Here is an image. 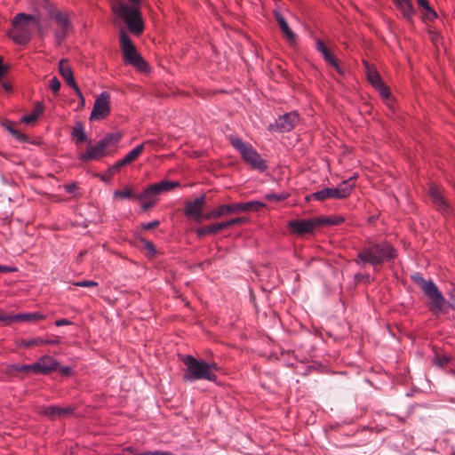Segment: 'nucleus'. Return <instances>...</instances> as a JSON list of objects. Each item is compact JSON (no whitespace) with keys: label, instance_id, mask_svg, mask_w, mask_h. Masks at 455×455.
Returning <instances> with one entry per match:
<instances>
[{"label":"nucleus","instance_id":"6ab92c4d","mask_svg":"<svg viewBox=\"0 0 455 455\" xmlns=\"http://www.w3.org/2000/svg\"><path fill=\"white\" fill-rule=\"evenodd\" d=\"M58 363L51 356H42L36 363H32L34 372L47 374L57 369Z\"/></svg>","mask_w":455,"mask_h":455},{"label":"nucleus","instance_id":"1a4fd4ad","mask_svg":"<svg viewBox=\"0 0 455 455\" xmlns=\"http://www.w3.org/2000/svg\"><path fill=\"white\" fill-rule=\"evenodd\" d=\"M111 96L108 92H102L96 99L93 104L89 119L91 121H100L105 119L111 111Z\"/></svg>","mask_w":455,"mask_h":455},{"label":"nucleus","instance_id":"4d7b16f0","mask_svg":"<svg viewBox=\"0 0 455 455\" xmlns=\"http://www.w3.org/2000/svg\"><path fill=\"white\" fill-rule=\"evenodd\" d=\"M5 71V68L3 65V59L0 57V76H3Z\"/></svg>","mask_w":455,"mask_h":455},{"label":"nucleus","instance_id":"864d4df0","mask_svg":"<svg viewBox=\"0 0 455 455\" xmlns=\"http://www.w3.org/2000/svg\"><path fill=\"white\" fill-rule=\"evenodd\" d=\"M7 129L12 132L13 135H15L18 139H22V135L19 133L17 131L13 130L11 126H8Z\"/></svg>","mask_w":455,"mask_h":455},{"label":"nucleus","instance_id":"ddd939ff","mask_svg":"<svg viewBox=\"0 0 455 455\" xmlns=\"http://www.w3.org/2000/svg\"><path fill=\"white\" fill-rule=\"evenodd\" d=\"M205 204V196H201L197 197L193 202H188L184 208V214L190 219L197 222H201L204 220L205 214H203V209Z\"/></svg>","mask_w":455,"mask_h":455},{"label":"nucleus","instance_id":"cd10ccee","mask_svg":"<svg viewBox=\"0 0 455 455\" xmlns=\"http://www.w3.org/2000/svg\"><path fill=\"white\" fill-rule=\"evenodd\" d=\"M15 322H36L45 319V315L38 313V312H33V313H25V314H17L14 315Z\"/></svg>","mask_w":455,"mask_h":455},{"label":"nucleus","instance_id":"2eb2a0df","mask_svg":"<svg viewBox=\"0 0 455 455\" xmlns=\"http://www.w3.org/2000/svg\"><path fill=\"white\" fill-rule=\"evenodd\" d=\"M429 196L436 209L443 215L451 214V207L446 198L443 195V191L437 186H431L429 188Z\"/></svg>","mask_w":455,"mask_h":455},{"label":"nucleus","instance_id":"49530a36","mask_svg":"<svg viewBox=\"0 0 455 455\" xmlns=\"http://www.w3.org/2000/svg\"><path fill=\"white\" fill-rule=\"evenodd\" d=\"M14 369L18 371H22V372H26V371H34V368L32 367V364H24V365H19V366H15Z\"/></svg>","mask_w":455,"mask_h":455},{"label":"nucleus","instance_id":"9b49d317","mask_svg":"<svg viewBox=\"0 0 455 455\" xmlns=\"http://www.w3.org/2000/svg\"><path fill=\"white\" fill-rule=\"evenodd\" d=\"M290 231L293 234L302 235L311 234L318 228L317 217L313 219L294 220L288 223Z\"/></svg>","mask_w":455,"mask_h":455},{"label":"nucleus","instance_id":"473e14b6","mask_svg":"<svg viewBox=\"0 0 455 455\" xmlns=\"http://www.w3.org/2000/svg\"><path fill=\"white\" fill-rule=\"evenodd\" d=\"M113 196L115 198H120V199L136 198L138 200V196H135L133 190L129 186H125L123 190L114 191Z\"/></svg>","mask_w":455,"mask_h":455},{"label":"nucleus","instance_id":"4be33fe9","mask_svg":"<svg viewBox=\"0 0 455 455\" xmlns=\"http://www.w3.org/2000/svg\"><path fill=\"white\" fill-rule=\"evenodd\" d=\"M60 343V339L55 337L53 339H43V338H32L28 339H22L20 341V345L24 347H30L33 346H42V345H56Z\"/></svg>","mask_w":455,"mask_h":455},{"label":"nucleus","instance_id":"423d86ee","mask_svg":"<svg viewBox=\"0 0 455 455\" xmlns=\"http://www.w3.org/2000/svg\"><path fill=\"white\" fill-rule=\"evenodd\" d=\"M411 278L420 287L425 296L431 300L433 314L437 315L443 312L447 301L435 283L432 280L424 279L419 274L413 275Z\"/></svg>","mask_w":455,"mask_h":455},{"label":"nucleus","instance_id":"79ce46f5","mask_svg":"<svg viewBox=\"0 0 455 455\" xmlns=\"http://www.w3.org/2000/svg\"><path fill=\"white\" fill-rule=\"evenodd\" d=\"M265 197L267 200L283 201L287 198V195L284 193H282V194L271 193V194L266 195Z\"/></svg>","mask_w":455,"mask_h":455},{"label":"nucleus","instance_id":"a18cd8bd","mask_svg":"<svg viewBox=\"0 0 455 455\" xmlns=\"http://www.w3.org/2000/svg\"><path fill=\"white\" fill-rule=\"evenodd\" d=\"M151 196H149L145 201H140L143 210H148L154 205L155 201L151 199Z\"/></svg>","mask_w":455,"mask_h":455},{"label":"nucleus","instance_id":"c85d7f7f","mask_svg":"<svg viewBox=\"0 0 455 455\" xmlns=\"http://www.w3.org/2000/svg\"><path fill=\"white\" fill-rule=\"evenodd\" d=\"M43 111H44L43 104L40 102H37L35 105L33 111L29 115H26L22 117V121L26 124H33L42 115Z\"/></svg>","mask_w":455,"mask_h":455},{"label":"nucleus","instance_id":"09e8293b","mask_svg":"<svg viewBox=\"0 0 455 455\" xmlns=\"http://www.w3.org/2000/svg\"><path fill=\"white\" fill-rule=\"evenodd\" d=\"M17 270L14 267L0 265V273H12Z\"/></svg>","mask_w":455,"mask_h":455},{"label":"nucleus","instance_id":"0eeeda50","mask_svg":"<svg viewBox=\"0 0 455 455\" xmlns=\"http://www.w3.org/2000/svg\"><path fill=\"white\" fill-rule=\"evenodd\" d=\"M229 140L231 145L240 153L243 160L251 168L260 172L267 168L266 161L261 158L250 143L243 142L237 137H230Z\"/></svg>","mask_w":455,"mask_h":455},{"label":"nucleus","instance_id":"ea45409f","mask_svg":"<svg viewBox=\"0 0 455 455\" xmlns=\"http://www.w3.org/2000/svg\"><path fill=\"white\" fill-rule=\"evenodd\" d=\"M50 88L54 94H58L60 89V82L56 76L50 80Z\"/></svg>","mask_w":455,"mask_h":455},{"label":"nucleus","instance_id":"58836bf2","mask_svg":"<svg viewBox=\"0 0 455 455\" xmlns=\"http://www.w3.org/2000/svg\"><path fill=\"white\" fill-rule=\"evenodd\" d=\"M14 315H15L0 313V322H2L4 325H9L12 323L15 322Z\"/></svg>","mask_w":455,"mask_h":455},{"label":"nucleus","instance_id":"a211bd4d","mask_svg":"<svg viewBox=\"0 0 455 455\" xmlns=\"http://www.w3.org/2000/svg\"><path fill=\"white\" fill-rule=\"evenodd\" d=\"M241 210H243V207L240 206L238 204H221L211 212L205 213L204 218L206 220H212V219H217L220 218L228 213H235V212H241Z\"/></svg>","mask_w":455,"mask_h":455},{"label":"nucleus","instance_id":"c756f323","mask_svg":"<svg viewBox=\"0 0 455 455\" xmlns=\"http://www.w3.org/2000/svg\"><path fill=\"white\" fill-rule=\"evenodd\" d=\"M225 228L223 222L216 223L210 226H205L197 229L196 233L199 236L215 234Z\"/></svg>","mask_w":455,"mask_h":455},{"label":"nucleus","instance_id":"a19ab883","mask_svg":"<svg viewBox=\"0 0 455 455\" xmlns=\"http://www.w3.org/2000/svg\"><path fill=\"white\" fill-rule=\"evenodd\" d=\"M74 285L78 287H97L98 283L92 280H84V281H78L74 283Z\"/></svg>","mask_w":455,"mask_h":455},{"label":"nucleus","instance_id":"680f3d73","mask_svg":"<svg viewBox=\"0 0 455 455\" xmlns=\"http://www.w3.org/2000/svg\"><path fill=\"white\" fill-rule=\"evenodd\" d=\"M452 307H453V308H454V310H455V304L452 306Z\"/></svg>","mask_w":455,"mask_h":455},{"label":"nucleus","instance_id":"de8ad7c7","mask_svg":"<svg viewBox=\"0 0 455 455\" xmlns=\"http://www.w3.org/2000/svg\"><path fill=\"white\" fill-rule=\"evenodd\" d=\"M158 225H159L158 220H153V221L142 224V228L146 230H149V229H153V228H156Z\"/></svg>","mask_w":455,"mask_h":455},{"label":"nucleus","instance_id":"f03ea898","mask_svg":"<svg viewBox=\"0 0 455 455\" xmlns=\"http://www.w3.org/2000/svg\"><path fill=\"white\" fill-rule=\"evenodd\" d=\"M130 2L131 4H128L124 0H112L111 9L113 13L125 23L132 34L139 36L144 30V21L140 10V0Z\"/></svg>","mask_w":455,"mask_h":455},{"label":"nucleus","instance_id":"b1692460","mask_svg":"<svg viewBox=\"0 0 455 455\" xmlns=\"http://www.w3.org/2000/svg\"><path fill=\"white\" fill-rule=\"evenodd\" d=\"M395 5L398 10L402 12L403 16L411 20L414 15V9L411 0H395Z\"/></svg>","mask_w":455,"mask_h":455},{"label":"nucleus","instance_id":"393cba45","mask_svg":"<svg viewBox=\"0 0 455 455\" xmlns=\"http://www.w3.org/2000/svg\"><path fill=\"white\" fill-rule=\"evenodd\" d=\"M355 179V177L350 178L348 180L343 181L341 184H339L337 188H335V190L337 191V198L342 199L347 197L355 186V184H351L350 182Z\"/></svg>","mask_w":455,"mask_h":455},{"label":"nucleus","instance_id":"7ed1b4c3","mask_svg":"<svg viewBox=\"0 0 455 455\" xmlns=\"http://www.w3.org/2000/svg\"><path fill=\"white\" fill-rule=\"evenodd\" d=\"M12 28L9 31V36L17 44H27L35 31L40 29L41 20L38 14L17 13L12 20Z\"/></svg>","mask_w":455,"mask_h":455},{"label":"nucleus","instance_id":"f8f14e48","mask_svg":"<svg viewBox=\"0 0 455 455\" xmlns=\"http://www.w3.org/2000/svg\"><path fill=\"white\" fill-rule=\"evenodd\" d=\"M178 187H180V182L178 181L163 180L146 188L143 193L138 196V200L145 201L149 196H156L163 192L171 191Z\"/></svg>","mask_w":455,"mask_h":455},{"label":"nucleus","instance_id":"a878e982","mask_svg":"<svg viewBox=\"0 0 455 455\" xmlns=\"http://www.w3.org/2000/svg\"><path fill=\"white\" fill-rule=\"evenodd\" d=\"M144 150V144H140L137 147H135L132 150H131L127 155H125L122 159H120V164L119 165H126L129 164L135 160L138 159V157L140 156L142 151Z\"/></svg>","mask_w":455,"mask_h":455},{"label":"nucleus","instance_id":"37998d69","mask_svg":"<svg viewBox=\"0 0 455 455\" xmlns=\"http://www.w3.org/2000/svg\"><path fill=\"white\" fill-rule=\"evenodd\" d=\"M246 221V219L243 218V217H239V218H235V219H232L228 221H225L223 222V225H225V228H228V227H231V226H234V225H237V224H241V223H243Z\"/></svg>","mask_w":455,"mask_h":455},{"label":"nucleus","instance_id":"c03bdc74","mask_svg":"<svg viewBox=\"0 0 455 455\" xmlns=\"http://www.w3.org/2000/svg\"><path fill=\"white\" fill-rule=\"evenodd\" d=\"M135 455H172V453L168 451H148Z\"/></svg>","mask_w":455,"mask_h":455},{"label":"nucleus","instance_id":"6e6d98bb","mask_svg":"<svg viewBox=\"0 0 455 455\" xmlns=\"http://www.w3.org/2000/svg\"><path fill=\"white\" fill-rule=\"evenodd\" d=\"M417 3L420 8H423L426 5L429 4L428 0H417Z\"/></svg>","mask_w":455,"mask_h":455},{"label":"nucleus","instance_id":"f704fd0d","mask_svg":"<svg viewBox=\"0 0 455 455\" xmlns=\"http://www.w3.org/2000/svg\"><path fill=\"white\" fill-rule=\"evenodd\" d=\"M240 206L243 207L241 212L251 211L253 209H259L263 207L265 204L259 201H249L246 203H239Z\"/></svg>","mask_w":455,"mask_h":455},{"label":"nucleus","instance_id":"e433bc0d","mask_svg":"<svg viewBox=\"0 0 455 455\" xmlns=\"http://www.w3.org/2000/svg\"><path fill=\"white\" fill-rule=\"evenodd\" d=\"M120 160L117 161L116 164H114L112 166H110L106 173L101 176V180L107 182L108 180L114 175V173L118 171L120 168H122L124 165H119Z\"/></svg>","mask_w":455,"mask_h":455},{"label":"nucleus","instance_id":"603ef678","mask_svg":"<svg viewBox=\"0 0 455 455\" xmlns=\"http://www.w3.org/2000/svg\"><path fill=\"white\" fill-rule=\"evenodd\" d=\"M77 97L79 98L78 108H84V106H85V100H84V97L83 93L81 92V96L77 95Z\"/></svg>","mask_w":455,"mask_h":455},{"label":"nucleus","instance_id":"4468645a","mask_svg":"<svg viewBox=\"0 0 455 455\" xmlns=\"http://www.w3.org/2000/svg\"><path fill=\"white\" fill-rule=\"evenodd\" d=\"M299 120V115L296 112H290L279 116L275 124L269 126V129L280 132H288L294 128Z\"/></svg>","mask_w":455,"mask_h":455},{"label":"nucleus","instance_id":"39448f33","mask_svg":"<svg viewBox=\"0 0 455 455\" xmlns=\"http://www.w3.org/2000/svg\"><path fill=\"white\" fill-rule=\"evenodd\" d=\"M118 132L108 133L96 144L87 146L85 152L78 154V159L82 162L98 161L108 154V148L116 146L121 140Z\"/></svg>","mask_w":455,"mask_h":455},{"label":"nucleus","instance_id":"f257e3e1","mask_svg":"<svg viewBox=\"0 0 455 455\" xmlns=\"http://www.w3.org/2000/svg\"><path fill=\"white\" fill-rule=\"evenodd\" d=\"M396 256V250L387 241L369 242L358 251L355 261L361 267L371 265L376 268L385 262L393 261Z\"/></svg>","mask_w":455,"mask_h":455},{"label":"nucleus","instance_id":"bf43d9fd","mask_svg":"<svg viewBox=\"0 0 455 455\" xmlns=\"http://www.w3.org/2000/svg\"><path fill=\"white\" fill-rule=\"evenodd\" d=\"M437 38H438V36H437V34H436V33H433V34L431 35V40H432L435 44L436 43Z\"/></svg>","mask_w":455,"mask_h":455},{"label":"nucleus","instance_id":"3c124183","mask_svg":"<svg viewBox=\"0 0 455 455\" xmlns=\"http://www.w3.org/2000/svg\"><path fill=\"white\" fill-rule=\"evenodd\" d=\"M144 245L151 253H155L156 251L153 243L146 240L144 241Z\"/></svg>","mask_w":455,"mask_h":455},{"label":"nucleus","instance_id":"aec40b11","mask_svg":"<svg viewBox=\"0 0 455 455\" xmlns=\"http://www.w3.org/2000/svg\"><path fill=\"white\" fill-rule=\"evenodd\" d=\"M315 48L321 52L324 60L331 66H332L339 73H342L341 68L339 67L338 60L329 52L327 46L323 41L317 39L315 42Z\"/></svg>","mask_w":455,"mask_h":455},{"label":"nucleus","instance_id":"72a5a7b5","mask_svg":"<svg viewBox=\"0 0 455 455\" xmlns=\"http://www.w3.org/2000/svg\"><path fill=\"white\" fill-rule=\"evenodd\" d=\"M72 136L76 140V143L84 142L87 140V135L82 125L76 126L72 131Z\"/></svg>","mask_w":455,"mask_h":455},{"label":"nucleus","instance_id":"13d9d810","mask_svg":"<svg viewBox=\"0 0 455 455\" xmlns=\"http://www.w3.org/2000/svg\"><path fill=\"white\" fill-rule=\"evenodd\" d=\"M75 189H76V186L73 184L66 186V191H68V193H72Z\"/></svg>","mask_w":455,"mask_h":455},{"label":"nucleus","instance_id":"bb28decb","mask_svg":"<svg viewBox=\"0 0 455 455\" xmlns=\"http://www.w3.org/2000/svg\"><path fill=\"white\" fill-rule=\"evenodd\" d=\"M311 198L318 200V201H323L328 198H337V191L334 188H325L322 190L316 191L313 193L310 196Z\"/></svg>","mask_w":455,"mask_h":455},{"label":"nucleus","instance_id":"412c9836","mask_svg":"<svg viewBox=\"0 0 455 455\" xmlns=\"http://www.w3.org/2000/svg\"><path fill=\"white\" fill-rule=\"evenodd\" d=\"M315 48L321 52L324 60L331 66H332L339 73H342L341 68L339 67L338 60L329 52L327 46L323 41L317 39L315 42Z\"/></svg>","mask_w":455,"mask_h":455},{"label":"nucleus","instance_id":"5fc2aeb1","mask_svg":"<svg viewBox=\"0 0 455 455\" xmlns=\"http://www.w3.org/2000/svg\"><path fill=\"white\" fill-rule=\"evenodd\" d=\"M142 144H144V148H145L148 145L156 146L157 144V142L156 140H148L144 141Z\"/></svg>","mask_w":455,"mask_h":455},{"label":"nucleus","instance_id":"c9c22d12","mask_svg":"<svg viewBox=\"0 0 455 455\" xmlns=\"http://www.w3.org/2000/svg\"><path fill=\"white\" fill-rule=\"evenodd\" d=\"M422 15L426 21H433L437 18V13L429 4L422 8Z\"/></svg>","mask_w":455,"mask_h":455},{"label":"nucleus","instance_id":"052dcab7","mask_svg":"<svg viewBox=\"0 0 455 455\" xmlns=\"http://www.w3.org/2000/svg\"><path fill=\"white\" fill-rule=\"evenodd\" d=\"M68 371H69V369H68V368H65V369H63V372H64V373H68Z\"/></svg>","mask_w":455,"mask_h":455},{"label":"nucleus","instance_id":"8fccbe9b","mask_svg":"<svg viewBox=\"0 0 455 455\" xmlns=\"http://www.w3.org/2000/svg\"><path fill=\"white\" fill-rule=\"evenodd\" d=\"M69 324H71V322L66 318L59 319L55 322V325L58 327L63 326V325H69Z\"/></svg>","mask_w":455,"mask_h":455},{"label":"nucleus","instance_id":"5701e85b","mask_svg":"<svg viewBox=\"0 0 455 455\" xmlns=\"http://www.w3.org/2000/svg\"><path fill=\"white\" fill-rule=\"evenodd\" d=\"M40 413L51 419H55L62 415L70 414L71 410L69 408H62L57 405H50L42 408Z\"/></svg>","mask_w":455,"mask_h":455},{"label":"nucleus","instance_id":"7c9ffc66","mask_svg":"<svg viewBox=\"0 0 455 455\" xmlns=\"http://www.w3.org/2000/svg\"><path fill=\"white\" fill-rule=\"evenodd\" d=\"M276 20H277V22L279 24L281 30L283 31V33L284 34L286 38L291 42H294L295 41V34L289 28L288 23L283 19V17L280 14H276Z\"/></svg>","mask_w":455,"mask_h":455},{"label":"nucleus","instance_id":"6e6552de","mask_svg":"<svg viewBox=\"0 0 455 455\" xmlns=\"http://www.w3.org/2000/svg\"><path fill=\"white\" fill-rule=\"evenodd\" d=\"M120 43L122 54L125 63L133 66L140 72H147L148 68V63L137 52L135 45L124 30L120 32Z\"/></svg>","mask_w":455,"mask_h":455},{"label":"nucleus","instance_id":"9d476101","mask_svg":"<svg viewBox=\"0 0 455 455\" xmlns=\"http://www.w3.org/2000/svg\"><path fill=\"white\" fill-rule=\"evenodd\" d=\"M53 21V34L58 44H60L68 36L70 28L69 19L67 14L59 11L51 13Z\"/></svg>","mask_w":455,"mask_h":455},{"label":"nucleus","instance_id":"20e7f679","mask_svg":"<svg viewBox=\"0 0 455 455\" xmlns=\"http://www.w3.org/2000/svg\"><path fill=\"white\" fill-rule=\"evenodd\" d=\"M183 363L187 367V372L184 379L193 381L196 379H207L215 381L217 376L215 371L217 369L215 363H208L205 361H199L192 355H186Z\"/></svg>","mask_w":455,"mask_h":455},{"label":"nucleus","instance_id":"4c0bfd02","mask_svg":"<svg viewBox=\"0 0 455 455\" xmlns=\"http://www.w3.org/2000/svg\"><path fill=\"white\" fill-rule=\"evenodd\" d=\"M451 359V357L447 355L437 354L434 358V363L438 367H444L450 363Z\"/></svg>","mask_w":455,"mask_h":455},{"label":"nucleus","instance_id":"f3484780","mask_svg":"<svg viewBox=\"0 0 455 455\" xmlns=\"http://www.w3.org/2000/svg\"><path fill=\"white\" fill-rule=\"evenodd\" d=\"M59 73L66 83L75 91L76 94L81 96V90L75 80L73 70L67 59H61L59 61Z\"/></svg>","mask_w":455,"mask_h":455},{"label":"nucleus","instance_id":"dca6fc26","mask_svg":"<svg viewBox=\"0 0 455 455\" xmlns=\"http://www.w3.org/2000/svg\"><path fill=\"white\" fill-rule=\"evenodd\" d=\"M366 75L369 83L379 92L384 99H388L390 92L387 87L383 84L382 79L378 71L369 64L365 63Z\"/></svg>","mask_w":455,"mask_h":455},{"label":"nucleus","instance_id":"2f4dec72","mask_svg":"<svg viewBox=\"0 0 455 455\" xmlns=\"http://www.w3.org/2000/svg\"><path fill=\"white\" fill-rule=\"evenodd\" d=\"M318 227L328 225H339L344 221V218L340 216L331 217H317Z\"/></svg>","mask_w":455,"mask_h":455}]
</instances>
